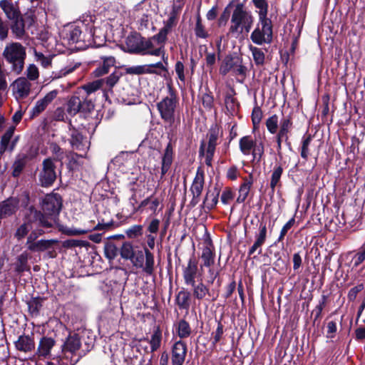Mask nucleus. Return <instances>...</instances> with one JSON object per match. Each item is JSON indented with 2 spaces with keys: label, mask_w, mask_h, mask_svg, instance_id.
Listing matches in <instances>:
<instances>
[{
  "label": "nucleus",
  "mask_w": 365,
  "mask_h": 365,
  "mask_svg": "<svg viewBox=\"0 0 365 365\" xmlns=\"http://www.w3.org/2000/svg\"><path fill=\"white\" fill-rule=\"evenodd\" d=\"M254 17L250 11H248L244 4L238 3L235 6L232 11L229 33L238 37L244 33L248 34L252 27Z\"/></svg>",
  "instance_id": "f257e3e1"
},
{
  "label": "nucleus",
  "mask_w": 365,
  "mask_h": 365,
  "mask_svg": "<svg viewBox=\"0 0 365 365\" xmlns=\"http://www.w3.org/2000/svg\"><path fill=\"white\" fill-rule=\"evenodd\" d=\"M62 206L61 197L56 193L46 195L41 202L43 213L39 221L46 227H51L57 223L58 216Z\"/></svg>",
  "instance_id": "f03ea898"
},
{
  "label": "nucleus",
  "mask_w": 365,
  "mask_h": 365,
  "mask_svg": "<svg viewBox=\"0 0 365 365\" xmlns=\"http://www.w3.org/2000/svg\"><path fill=\"white\" fill-rule=\"evenodd\" d=\"M3 56L11 64V70L19 75L24 70L26 56L25 48L19 43H11L6 46Z\"/></svg>",
  "instance_id": "7ed1b4c3"
},
{
  "label": "nucleus",
  "mask_w": 365,
  "mask_h": 365,
  "mask_svg": "<svg viewBox=\"0 0 365 365\" xmlns=\"http://www.w3.org/2000/svg\"><path fill=\"white\" fill-rule=\"evenodd\" d=\"M272 21L269 18L258 19L256 27L251 33L250 39L257 45L269 44L272 41Z\"/></svg>",
  "instance_id": "20e7f679"
},
{
  "label": "nucleus",
  "mask_w": 365,
  "mask_h": 365,
  "mask_svg": "<svg viewBox=\"0 0 365 365\" xmlns=\"http://www.w3.org/2000/svg\"><path fill=\"white\" fill-rule=\"evenodd\" d=\"M81 346V340L77 334L68 336L62 346L61 359H66L71 365L76 364L82 356L79 352Z\"/></svg>",
  "instance_id": "39448f33"
},
{
  "label": "nucleus",
  "mask_w": 365,
  "mask_h": 365,
  "mask_svg": "<svg viewBox=\"0 0 365 365\" xmlns=\"http://www.w3.org/2000/svg\"><path fill=\"white\" fill-rule=\"evenodd\" d=\"M218 137L219 128L216 126L212 127L207 133L208 141L207 143L204 141L201 143L199 151L200 155L205 156V163L208 166L212 165V158L215 151V147L217 144Z\"/></svg>",
  "instance_id": "423d86ee"
},
{
  "label": "nucleus",
  "mask_w": 365,
  "mask_h": 365,
  "mask_svg": "<svg viewBox=\"0 0 365 365\" xmlns=\"http://www.w3.org/2000/svg\"><path fill=\"white\" fill-rule=\"evenodd\" d=\"M240 150L245 155L252 153L253 160L259 162L264 154L262 143H257L251 136L247 135L241 138L239 141Z\"/></svg>",
  "instance_id": "0eeeda50"
},
{
  "label": "nucleus",
  "mask_w": 365,
  "mask_h": 365,
  "mask_svg": "<svg viewBox=\"0 0 365 365\" xmlns=\"http://www.w3.org/2000/svg\"><path fill=\"white\" fill-rule=\"evenodd\" d=\"M177 106V98L173 93H170L168 96L158 103V109L161 118L167 122H173Z\"/></svg>",
  "instance_id": "6e6552de"
},
{
  "label": "nucleus",
  "mask_w": 365,
  "mask_h": 365,
  "mask_svg": "<svg viewBox=\"0 0 365 365\" xmlns=\"http://www.w3.org/2000/svg\"><path fill=\"white\" fill-rule=\"evenodd\" d=\"M56 167L51 158H46L43 161L42 169L38 175V180L43 187L50 186L56 178Z\"/></svg>",
  "instance_id": "1a4fd4ad"
},
{
  "label": "nucleus",
  "mask_w": 365,
  "mask_h": 365,
  "mask_svg": "<svg viewBox=\"0 0 365 365\" xmlns=\"http://www.w3.org/2000/svg\"><path fill=\"white\" fill-rule=\"evenodd\" d=\"M93 108V105L91 101L73 96L68 100L66 110L69 115H75L79 112H90Z\"/></svg>",
  "instance_id": "9d476101"
},
{
  "label": "nucleus",
  "mask_w": 365,
  "mask_h": 365,
  "mask_svg": "<svg viewBox=\"0 0 365 365\" xmlns=\"http://www.w3.org/2000/svg\"><path fill=\"white\" fill-rule=\"evenodd\" d=\"M31 84L25 78H18L12 84L13 93L16 99H23L29 96L31 91Z\"/></svg>",
  "instance_id": "9b49d317"
},
{
  "label": "nucleus",
  "mask_w": 365,
  "mask_h": 365,
  "mask_svg": "<svg viewBox=\"0 0 365 365\" xmlns=\"http://www.w3.org/2000/svg\"><path fill=\"white\" fill-rule=\"evenodd\" d=\"M187 355L186 344L179 340L172 346L171 361L172 365H183Z\"/></svg>",
  "instance_id": "f8f14e48"
},
{
  "label": "nucleus",
  "mask_w": 365,
  "mask_h": 365,
  "mask_svg": "<svg viewBox=\"0 0 365 365\" xmlns=\"http://www.w3.org/2000/svg\"><path fill=\"white\" fill-rule=\"evenodd\" d=\"M140 54L152 55L155 56H162L164 58L165 51L163 46H158L155 41L150 38L147 40H142Z\"/></svg>",
  "instance_id": "ddd939ff"
},
{
  "label": "nucleus",
  "mask_w": 365,
  "mask_h": 365,
  "mask_svg": "<svg viewBox=\"0 0 365 365\" xmlns=\"http://www.w3.org/2000/svg\"><path fill=\"white\" fill-rule=\"evenodd\" d=\"M56 341L51 337H42L37 346L36 355L40 359H50L51 349L55 346Z\"/></svg>",
  "instance_id": "4468645a"
},
{
  "label": "nucleus",
  "mask_w": 365,
  "mask_h": 365,
  "mask_svg": "<svg viewBox=\"0 0 365 365\" xmlns=\"http://www.w3.org/2000/svg\"><path fill=\"white\" fill-rule=\"evenodd\" d=\"M14 130V127H10L1 137L0 143L1 155L7 150L11 152L14 149L18 140L17 138H16L12 141L11 140L13 137Z\"/></svg>",
  "instance_id": "2eb2a0df"
},
{
  "label": "nucleus",
  "mask_w": 365,
  "mask_h": 365,
  "mask_svg": "<svg viewBox=\"0 0 365 365\" xmlns=\"http://www.w3.org/2000/svg\"><path fill=\"white\" fill-rule=\"evenodd\" d=\"M101 59L102 63L93 71L94 77H100L108 73L110 68L115 64V58L113 56H103Z\"/></svg>",
  "instance_id": "dca6fc26"
},
{
  "label": "nucleus",
  "mask_w": 365,
  "mask_h": 365,
  "mask_svg": "<svg viewBox=\"0 0 365 365\" xmlns=\"http://www.w3.org/2000/svg\"><path fill=\"white\" fill-rule=\"evenodd\" d=\"M142 40L137 34L129 35L125 39V50L131 53H140Z\"/></svg>",
  "instance_id": "f3484780"
},
{
  "label": "nucleus",
  "mask_w": 365,
  "mask_h": 365,
  "mask_svg": "<svg viewBox=\"0 0 365 365\" xmlns=\"http://www.w3.org/2000/svg\"><path fill=\"white\" fill-rule=\"evenodd\" d=\"M197 272V263L194 258H190L187 267L183 269V278L186 284H194Z\"/></svg>",
  "instance_id": "a211bd4d"
},
{
  "label": "nucleus",
  "mask_w": 365,
  "mask_h": 365,
  "mask_svg": "<svg viewBox=\"0 0 365 365\" xmlns=\"http://www.w3.org/2000/svg\"><path fill=\"white\" fill-rule=\"evenodd\" d=\"M58 91L53 90L48 92L43 98L39 99L33 108V113L38 115L43 111L46 107L57 97Z\"/></svg>",
  "instance_id": "6ab92c4d"
},
{
  "label": "nucleus",
  "mask_w": 365,
  "mask_h": 365,
  "mask_svg": "<svg viewBox=\"0 0 365 365\" xmlns=\"http://www.w3.org/2000/svg\"><path fill=\"white\" fill-rule=\"evenodd\" d=\"M259 232L256 235V240L249 250V255H253L257 250L258 254H261V246L264 243L267 237V227L265 224L261 223L259 227Z\"/></svg>",
  "instance_id": "aec40b11"
},
{
  "label": "nucleus",
  "mask_w": 365,
  "mask_h": 365,
  "mask_svg": "<svg viewBox=\"0 0 365 365\" xmlns=\"http://www.w3.org/2000/svg\"><path fill=\"white\" fill-rule=\"evenodd\" d=\"M17 350L23 352H29L34 349L35 343L34 339L28 335H21L14 343Z\"/></svg>",
  "instance_id": "412c9836"
},
{
  "label": "nucleus",
  "mask_w": 365,
  "mask_h": 365,
  "mask_svg": "<svg viewBox=\"0 0 365 365\" xmlns=\"http://www.w3.org/2000/svg\"><path fill=\"white\" fill-rule=\"evenodd\" d=\"M57 241L54 240H40L26 243L27 248L34 252H43L50 249Z\"/></svg>",
  "instance_id": "4be33fe9"
},
{
  "label": "nucleus",
  "mask_w": 365,
  "mask_h": 365,
  "mask_svg": "<svg viewBox=\"0 0 365 365\" xmlns=\"http://www.w3.org/2000/svg\"><path fill=\"white\" fill-rule=\"evenodd\" d=\"M71 144L73 149L85 151L88 148V142L76 130H73L71 135Z\"/></svg>",
  "instance_id": "5701e85b"
},
{
  "label": "nucleus",
  "mask_w": 365,
  "mask_h": 365,
  "mask_svg": "<svg viewBox=\"0 0 365 365\" xmlns=\"http://www.w3.org/2000/svg\"><path fill=\"white\" fill-rule=\"evenodd\" d=\"M252 184L253 179L252 175H249L247 178H244V182L239 188V195L237 198V202L238 203H242L246 200Z\"/></svg>",
  "instance_id": "b1692460"
},
{
  "label": "nucleus",
  "mask_w": 365,
  "mask_h": 365,
  "mask_svg": "<svg viewBox=\"0 0 365 365\" xmlns=\"http://www.w3.org/2000/svg\"><path fill=\"white\" fill-rule=\"evenodd\" d=\"M180 11L181 5L173 4L169 18L164 22L163 29L170 33L172 29L177 24L178 16Z\"/></svg>",
  "instance_id": "393cba45"
},
{
  "label": "nucleus",
  "mask_w": 365,
  "mask_h": 365,
  "mask_svg": "<svg viewBox=\"0 0 365 365\" xmlns=\"http://www.w3.org/2000/svg\"><path fill=\"white\" fill-rule=\"evenodd\" d=\"M204 185V175L202 173L197 172L196 175L192 182L190 190L194 198H197L200 196Z\"/></svg>",
  "instance_id": "a878e982"
},
{
  "label": "nucleus",
  "mask_w": 365,
  "mask_h": 365,
  "mask_svg": "<svg viewBox=\"0 0 365 365\" xmlns=\"http://www.w3.org/2000/svg\"><path fill=\"white\" fill-rule=\"evenodd\" d=\"M201 259L202 262L201 267L205 266L209 267L214 264L215 254L211 248L210 245L205 247L202 249Z\"/></svg>",
  "instance_id": "bb28decb"
},
{
  "label": "nucleus",
  "mask_w": 365,
  "mask_h": 365,
  "mask_svg": "<svg viewBox=\"0 0 365 365\" xmlns=\"http://www.w3.org/2000/svg\"><path fill=\"white\" fill-rule=\"evenodd\" d=\"M122 76V73L118 71L113 72L109 76L106 78H101L103 81V89L105 91H110L117 84L120 78Z\"/></svg>",
  "instance_id": "cd10ccee"
},
{
  "label": "nucleus",
  "mask_w": 365,
  "mask_h": 365,
  "mask_svg": "<svg viewBox=\"0 0 365 365\" xmlns=\"http://www.w3.org/2000/svg\"><path fill=\"white\" fill-rule=\"evenodd\" d=\"M173 162V151L168 145L165 150L162 159L161 175L163 176L169 170Z\"/></svg>",
  "instance_id": "c85d7f7f"
},
{
  "label": "nucleus",
  "mask_w": 365,
  "mask_h": 365,
  "mask_svg": "<svg viewBox=\"0 0 365 365\" xmlns=\"http://www.w3.org/2000/svg\"><path fill=\"white\" fill-rule=\"evenodd\" d=\"M176 333L181 338H187L191 334V328L185 320L180 319L175 325Z\"/></svg>",
  "instance_id": "c756f323"
},
{
  "label": "nucleus",
  "mask_w": 365,
  "mask_h": 365,
  "mask_svg": "<svg viewBox=\"0 0 365 365\" xmlns=\"http://www.w3.org/2000/svg\"><path fill=\"white\" fill-rule=\"evenodd\" d=\"M192 287V294L195 298L198 300L204 299L207 294H209V289L202 282L194 284H191Z\"/></svg>",
  "instance_id": "7c9ffc66"
},
{
  "label": "nucleus",
  "mask_w": 365,
  "mask_h": 365,
  "mask_svg": "<svg viewBox=\"0 0 365 365\" xmlns=\"http://www.w3.org/2000/svg\"><path fill=\"white\" fill-rule=\"evenodd\" d=\"M0 7L9 19H14L18 16L17 11L11 2L7 0H2L0 1Z\"/></svg>",
  "instance_id": "2f4dec72"
},
{
  "label": "nucleus",
  "mask_w": 365,
  "mask_h": 365,
  "mask_svg": "<svg viewBox=\"0 0 365 365\" xmlns=\"http://www.w3.org/2000/svg\"><path fill=\"white\" fill-rule=\"evenodd\" d=\"M190 294L186 290H181L176 297L177 304L181 309H188L190 307Z\"/></svg>",
  "instance_id": "473e14b6"
},
{
  "label": "nucleus",
  "mask_w": 365,
  "mask_h": 365,
  "mask_svg": "<svg viewBox=\"0 0 365 365\" xmlns=\"http://www.w3.org/2000/svg\"><path fill=\"white\" fill-rule=\"evenodd\" d=\"M255 8L257 9L258 19L268 18V3L266 0H252Z\"/></svg>",
  "instance_id": "72a5a7b5"
},
{
  "label": "nucleus",
  "mask_w": 365,
  "mask_h": 365,
  "mask_svg": "<svg viewBox=\"0 0 365 365\" xmlns=\"http://www.w3.org/2000/svg\"><path fill=\"white\" fill-rule=\"evenodd\" d=\"M250 50L252 53L253 60L257 66H262L264 63L265 55L264 51L257 47L250 46Z\"/></svg>",
  "instance_id": "f704fd0d"
},
{
  "label": "nucleus",
  "mask_w": 365,
  "mask_h": 365,
  "mask_svg": "<svg viewBox=\"0 0 365 365\" xmlns=\"http://www.w3.org/2000/svg\"><path fill=\"white\" fill-rule=\"evenodd\" d=\"M161 340H162V333L159 328H157L151 335L150 339V349L151 351H155L158 349L160 348L161 345Z\"/></svg>",
  "instance_id": "c9c22d12"
},
{
  "label": "nucleus",
  "mask_w": 365,
  "mask_h": 365,
  "mask_svg": "<svg viewBox=\"0 0 365 365\" xmlns=\"http://www.w3.org/2000/svg\"><path fill=\"white\" fill-rule=\"evenodd\" d=\"M26 163V156L25 155H19L13 164V175L19 176L23 170Z\"/></svg>",
  "instance_id": "e433bc0d"
},
{
  "label": "nucleus",
  "mask_w": 365,
  "mask_h": 365,
  "mask_svg": "<svg viewBox=\"0 0 365 365\" xmlns=\"http://www.w3.org/2000/svg\"><path fill=\"white\" fill-rule=\"evenodd\" d=\"M292 122L288 116L284 117L279 123V130L278 134L281 137H288V133L291 130Z\"/></svg>",
  "instance_id": "4c0bfd02"
},
{
  "label": "nucleus",
  "mask_w": 365,
  "mask_h": 365,
  "mask_svg": "<svg viewBox=\"0 0 365 365\" xmlns=\"http://www.w3.org/2000/svg\"><path fill=\"white\" fill-rule=\"evenodd\" d=\"M119 252L121 257L125 259H132L133 255L135 254L133 245L128 242L123 243Z\"/></svg>",
  "instance_id": "58836bf2"
},
{
  "label": "nucleus",
  "mask_w": 365,
  "mask_h": 365,
  "mask_svg": "<svg viewBox=\"0 0 365 365\" xmlns=\"http://www.w3.org/2000/svg\"><path fill=\"white\" fill-rule=\"evenodd\" d=\"M145 264L143 270L148 274H152L154 270V257L153 255L148 250L145 249Z\"/></svg>",
  "instance_id": "ea45409f"
},
{
  "label": "nucleus",
  "mask_w": 365,
  "mask_h": 365,
  "mask_svg": "<svg viewBox=\"0 0 365 365\" xmlns=\"http://www.w3.org/2000/svg\"><path fill=\"white\" fill-rule=\"evenodd\" d=\"M105 256L109 260L114 259L118 255L119 250L113 242H107L104 247Z\"/></svg>",
  "instance_id": "a19ab883"
},
{
  "label": "nucleus",
  "mask_w": 365,
  "mask_h": 365,
  "mask_svg": "<svg viewBox=\"0 0 365 365\" xmlns=\"http://www.w3.org/2000/svg\"><path fill=\"white\" fill-rule=\"evenodd\" d=\"M282 173L283 169L281 165H276L274 168L270 181V187L273 192L274 191L276 186L279 182Z\"/></svg>",
  "instance_id": "79ce46f5"
},
{
  "label": "nucleus",
  "mask_w": 365,
  "mask_h": 365,
  "mask_svg": "<svg viewBox=\"0 0 365 365\" xmlns=\"http://www.w3.org/2000/svg\"><path fill=\"white\" fill-rule=\"evenodd\" d=\"M91 35L93 37V41L96 46L103 45L105 41V35L99 28L93 27L90 31Z\"/></svg>",
  "instance_id": "37998d69"
},
{
  "label": "nucleus",
  "mask_w": 365,
  "mask_h": 365,
  "mask_svg": "<svg viewBox=\"0 0 365 365\" xmlns=\"http://www.w3.org/2000/svg\"><path fill=\"white\" fill-rule=\"evenodd\" d=\"M83 88L88 94H91L100 88L103 89V81L101 79L93 81L84 85Z\"/></svg>",
  "instance_id": "c03bdc74"
},
{
  "label": "nucleus",
  "mask_w": 365,
  "mask_h": 365,
  "mask_svg": "<svg viewBox=\"0 0 365 365\" xmlns=\"http://www.w3.org/2000/svg\"><path fill=\"white\" fill-rule=\"evenodd\" d=\"M226 109L230 114H233L237 108L236 99L231 95L227 94L225 98Z\"/></svg>",
  "instance_id": "a18cd8bd"
},
{
  "label": "nucleus",
  "mask_w": 365,
  "mask_h": 365,
  "mask_svg": "<svg viewBox=\"0 0 365 365\" xmlns=\"http://www.w3.org/2000/svg\"><path fill=\"white\" fill-rule=\"evenodd\" d=\"M26 79L29 81H36L39 77V71L37 66L34 64H29L26 68Z\"/></svg>",
  "instance_id": "49530a36"
},
{
  "label": "nucleus",
  "mask_w": 365,
  "mask_h": 365,
  "mask_svg": "<svg viewBox=\"0 0 365 365\" xmlns=\"http://www.w3.org/2000/svg\"><path fill=\"white\" fill-rule=\"evenodd\" d=\"M195 33L196 36L198 38H205L208 36V34L202 24L200 15L197 16Z\"/></svg>",
  "instance_id": "de8ad7c7"
},
{
  "label": "nucleus",
  "mask_w": 365,
  "mask_h": 365,
  "mask_svg": "<svg viewBox=\"0 0 365 365\" xmlns=\"http://www.w3.org/2000/svg\"><path fill=\"white\" fill-rule=\"evenodd\" d=\"M33 229V225L31 222H25L21 225L16 230L15 236L21 240L24 238L28 232Z\"/></svg>",
  "instance_id": "09e8293b"
},
{
  "label": "nucleus",
  "mask_w": 365,
  "mask_h": 365,
  "mask_svg": "<svg viewBox=\"0 0 365 365\" xmlns=\"http://www.w3.org/2000/svg\"><path fill=\"white\" fill-rule=\"evenodd\" d=\"M125 234L128 238H136L143 234V226L135 225L125 230Z\"/></svg>",
  "instance_id": "8fccbe9b"
},
{
  "label": "nucleus",
  "mask_w": 365,
  "mask_h": 365,
  "mask_svg": "<svg viewBox=\"0 0 365 365\" xmlns=\"http://www.w3.org/2000/svg\"><path fill=\"white\" fill-rule=\"evenodd\" d=\"M278 123V118L276 115H272L266 120L267 128L272 134L277 133Z\"/></svg>",
  "instance_id": "3c124183"
},
{
  "label": "nucleus",
  "mask_w": 365,
  "mask_h": 365,
  "mask_svg": "<svg viewBox=\"0 0 365 365\" xmlns=\"http://www.w3.org/2000/svg\"><path fill=\"white\" fill-rule=\"evenodd\" d=\"M126 73L140 75L150 72L149 68L145 66H135L126 68Z\"/></svg>",
  "instance_id": "603ef678"
},
{
  "label": "nucleus",
  "mask_w": 365,
  "mask_h": 365,
  "mask_svg": "<svg viewBox=\"0 0 365 365\" xmlns=\"http://www.w3.org/2000/svg\"><path fill=\"white\" fill-rule=\"evenodd\" d=\"M168 34H169L168 31H167L166 30H165L164 29L162 28L160 30V31L158 32V34L153 36L152 38L155 41L158 46H164V43L167 40V36Z\"/></svg>",
  "instance_id": "864d4df0"
},
{
  "label": "nucleus",
  "mask_w": 365,
  "mask_h": 365,
  "mask_svg": "<svg viewBox=\"0 0 365 365\" xmlns=\"http://www.w3.org/2000/svg\"><path fill=\"white\" fill-rule=\"evenodd\" d=\"M36 61L41 63L43 68H48L51 65V57L46 56L41 53H35Z\"/></svg>",
  "instance_id": "5fc2aeb1"
},
{
  "label": "nucleus",
  "mask_w": 365,
  "mask_h": 365,
  "mask_svg": "<svg viewBox=\"0 0 365 365\" xmlns=\"http://www.w3.org/2000/svg\"><path fill=\"white\" fill-rule=\"evenodd\" d=\"M81 30L78 26L73 27L69 31V40L72 43H77L81 41Z\"/></svg>",
  "instance_id": "6e6d98bb"
},
{
  "label": "nucleus",
  "mask_w": 365,
  "mask_h": 365,
  "mask_svg": "<svg viewBox=\"0 0 365 365\" xmlns=\"http://www.w3.org/2000/svg\"><path fill=\"white\" fill-rule=\"evenodd\" d=\"M234 63L232 59L226 58L220 68V72L222 75H226L232 68L233 69Z\"/></svg>",
  "instance_id": "4d7b16f0"
},
{
  "label": "nucleus",
  "mask_w": 365,
  "mask_h": 365,
  "mask_svg": "<svg viewBox=\"0 0 365 365\" xmlns=\"http://www.w3.org/2000/svg\"><path fill=\"white\" fill-rule=\"evenodd\" d=\"M312 138L308 136L303 139L301 150V156L304 159L307 160L309 155V146L311 143Z\"/></svg>",
  "instance_id": "13d9d810"
},
{
  "label": "nucleus",
  "mask_w": 365,
  "mask_h": 365,
  "mask_svg": "<svg viewBox=\"0 0 365 365\" xmlns=\"http://www.w3.org/2000/svg\"><path fill=\"white\" fill-rule=\"evenodd\" d=\"M12 32L19 38L23 36L24 34V26L22 21H16L11 26Z\"/></svg>",
  "instance_id": "bf43d9fd"
},
{
  "label": "nucleus",
  "mask_w": 365,
  "mask_h": 365,
  "mask_svg": "<svg viewBox=\"0 0 365 365\" xmlns=\"http://www.w3.org/2000/svg\"><path fill=\"white\" fill-rule=\"evenodd\" d=\"M77 67V65L75 66H67L64 68L61 69L58 72L53 73V78H61L63 76H66L67 74H69L72 73Z\"/></svg>",
  "instance_id": "052dcab7"
},
{
  "label": "nucleus",
  "mask_w": 365,
  "mask_h": 365,
  "mask_svg": "<svg viewBox=\"0 0 365 365\" xmlns=\"http://www.w3.org/2000/svg\"><path fill=\"white\" fill-rule=\"evenodd\" d=\"M129 260L131 261V262L133 263V264L135 267H143V261H144V257H143V252L141 251H139L136 255H135V254H134L132 259H130Z\"/></svg>",
  "instance_id": "680f3d73"
},
{
  "label": "nucleus",
  "mask_w": 365,
  "mask_h": 365,
  "mask_svg": "<svg viewBox=\"0 0 365 365\" xmlns=\"http://www.w3.org/2000/svg\"><path fill=\"white\" fill-rule=\"evenodd\" d=\"M294 222H295L294 218L292 217L283 226V227L281 230V232H280L279 236L278 237V240H277L278 242L282 241V240L284 239V236L287 233L288 230L294 224Z\"/></svg>",
  "instance_id": "e2e57ef3"
},
{
  "label": "nucleus",
  "mask_w": 365,
  "mask_h": 365,
  "mask_svg": "<svg viewBox=\"0 0 365 365\" xmlns=\"http://www.w3.org/2000/svg\"><path fill=\"white\" fill-rule=\"evenodd\" d=\"M240 175V172L236 166H231L227 169L226 177L231 180H235Z\"/></svg>",
  "instance_id": "0e129e2a"
},
{
  "label": "nucleus",
  "mask_w": 365,
  "mask_h": 365,
  "mask_svg": "<svg viewBox=\"0 0 365 365\" xmlns=\"http://www.w3.org/2000/svg\"><path fill=\"white\" fill-rule=\"evenodd\" d=\"M336 331V324L335 322L331 321L327 325V337L333 338Z\"/></svg>",
  "instance_id": "69168bd1"
},
{
  "label": "nucleus",
  "mask_w": 365,
  "mask_h": 365,
  "mask_svg": "<svg viewBox=\"0 0 365 365\" xmlns=\"http://www.w3.org/2000/svg\"><path fill=\"white\" fill-rule=\"evenodd\" d=\"M175 72L182 81H185V77L184 74V65L181 61H178L175 66Z\"/></svg>",
  "instance_id": "338daca9"
},
{
  "label": "nucleus",
  "mask_w": 365,
  "mask_h": 365,
  "mask_svg": "<svg viewBox=\"0 0 365 365\" xmlns=\"http://www.w3.org/2000/svg\"><path fill=\"white\" fill-rule=\"evenodd\" d=\"M364 287L362 284H359L351 288L348 294V298L350 301H353L356 299L357 294L363 289Z\"/></svg>",
  "instance_id": "774afa93"
}]
</instances>
